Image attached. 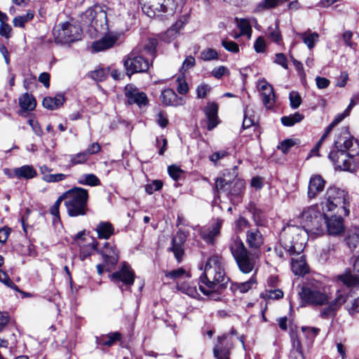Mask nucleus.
<instances>
[{
    "label": "nucleus",
    "mask_w": 359,
    "mask_h": 359,
    "mask_svg": "<svg viewBox=\"0 0 359 359\" xmlns=\"http://www.w3.org/2000/svg\"><path fill=\"white\" fill-rule=\"evenodd\" d=\"M347 291L344 289L336 292L334 299H330V294L319 283H310L302 287L299 292L302 305L315 306H325L320 311L322 318L333 317L341 306L346 302Z\"/></svg>",
    "instance_id": "f257e3e1"
},
{
    "label": "nucleus",
    "mask_w": 359,
    "mask_h": 359,
    "mask_svg": "<svg viewBox=\"0 0 359 359\" xmlns=\"http://www.w3.org/2000/svg\"><path fill=\"white\" fill-rule=\"evenodd\" d=\"M228 282L222 256L213 255L207 260L204 272L200 277L199 290L210 299L218 301L221 291Z\"/></svg>",
    "instance_id": "f03ea898"
},
{
    "label": "nucleus",
    "mask_w": 359,
    "mask_h": 359,
    "mask_svg": "<svg viewBox=\"0 0 359 359\" xmlns=\"http://www.w3.org/2000/svg\"><path fill=\"white\" fill-rule=\"evenodd\" d=\"M158 41L156 39H149L145 43L138 44L123 60L126 74L129 76L136 73L147 72L149 69L150 59L155 57Z\"/></svg>",
    "instance_id": "7ed1b4c3"
},
{
    "label": "nucleus",
    "mask_w": 359,
    "mask_h": 359,
    "mask_svg": "<svg viewBox=\"0 0 359 359\" xmlns=\"http://www.w3.org/2000/svg\"><path fill=\"white\" fill-rule=\"evenodd\" d=\"M229 248L239 270L243 273L254 272L253 275L256 274L258 256L247 250L239 236H236L231 238Z\"/></svg>",
    "instance_id": "20e7f679"
},
{
    "label": "nucleus",
    "mask_w": 359,
    "mask_h": 359,
    "mask_svg": "<svg viewBox=\"0 0 359 359\" xmlns=\"http://www.w3.org/2000/svg\"><path fill=\"white\" fill-rule=\"evenodd\" d=\"M350 196L348 193L336 187H329L322 201L323 212H334L337 215L348 216L350 213Z\"/></svg>",
    "instance_id": "39448f33"
},
{
    "label": "nucleus",
    "mask_w": 359,
    "mask_h": 359,
    "mask_svg": "<svg viewBox=\"0 0 359 359\" xmlns=\"http://www.w3.org/2000/svg\"><path fill=\"white\" fill-rule=\"evenodd\" d=\"M65 205L70 217L86 215L88 211V191L83 188L74 187L62 194Z\"/></svg>",
    "instance_id": "423d86ee"
},
{
    "label": "nucleus",
    "mask_w": 359,
    "mask_h": 359,
    "mask_svg": "<svg viewBox=\"0 0 359 359\" xmlns=\"http://www.w3.org/2000/svg\"><path fill=\"white\" fill-rule=\"evenodd\" d=\"M79 22L81 26L92 27L96 32H105L109 29L107 14L100 5L90 7L83 12L80 16Z\"/></svg>",
    "instance_id": "0eeeda50"
},
{
    "label": "nucleus",
    "mask_w": 359,
    "mask_h": 359,
    "mask_svg": "<svg viewBox=\"0 0 359 359\" xmlns=\"http://www.w3.org/2000/svg\"><path fill=\"white\" fill-rule=\"evenodd\" d=\"M297 228L294 226L288 227L285 229L284 232L280 236V246H276L274 251L277 256L280 258H284L285 254L290 256L299 255L304 249L305 239L303 238L301 241H294L290 240V237H287L286 235L289 236L294 234L297 231Z\"/></svg>",
    "instance_id": "6e6552de"
},
{
    "label": "nucleus",
    "mask_w": 359,
    "mask_h": 359,
    "mask_svg": "<svg viewBox=\"0 0 359 359\" xmlns=\"http://www.w3.org/2000/svg\"><path fill=\"white\" fill-rule=\"evenodd\" d=\"M325 212L321 213L318 205L304 208L301 213L302 222L307 231L320 234L323 231V219Z\"/></svg>",
    "instance_id": "1a4fd4ad"
},
{
    "label": "nucleus",
    "mask_w": 359,
    "mask_h": 359,
    "mask_svg": "<svg viewBox=\"0 0 359 359\" xmlns=\"http://www.w3.org/2000/svg\"><path fill=\"white\" fill-rule=\"evenodd\" d=\"M142 11L149 17L161 15L162 13H172L175 8L173 0H140Z\"/></svg>",
    "instance_id": "9d476101"
},
{
    "label": "nucleus",
    "mask_w": 359,
    "mask_h": 359,
    "mask_svg": "<svg viewBox=\"0 0 359 359\" xmlns=\"http://www.w3.org/2000/svg\"><path fill=\"white\" fill-rule=\"evenodd\" d=\"M337 149L343 151L350 156H356L359 154V142L352 136L347 128H343L334 141Z\"/></svg>",
    "instance_id": "9b49d317"
},
{
    "label": "nucleus",
    "mask_w": 359,
    "mask_h": 359,
    "mask_svg": "<svg viewBox=\"0 0 359 359\" xmlns=\"http://www.w3.org/2000/svg\"><path fill=\"white\" fill-rule=\"evenodd\" d=\"M245 186V181L241 179H236L230 182L226 178L220 177L215 182L217 192H226L230 196H239L243 193Z\"/></svg>",
    "instance_id": "f8f14e48"
},
{
    "label": "nucleus",
    "mask_w": 359,
    "mask_h": 359,
    "mask_svg": "<svg viewBox=\"0 0 359 359\" xmlns=\"http://www.w3.org/2000/svg\"><path fill=\"white\" fill-rule=\"evenodd\" d=\"M236 331L231 330V334H226L218 337V344L214 348L213 352L217 359H229L230 349L233 346V337Z\"/></svg>",
    "instance_id": "ddd939ff"
},
{
    "label": "nucleus",
    "mask_w": 359,
    "mask_h": 359,
    "mask_svg": "<svg viewBox=\"0 0 359 359\" xmlns=\"http://www.w3.org/2000/svg\"><path fill=\"white\" fill-rule=\"evenodd\" d=\"M111 280L122 290V285L131 287L134 283L135 274L130 266L124 263L121 269L111 275Z\"/></svg>",
    "instance_id": "4468645a"
},
{
    "label": "nucleus",
    "mask_w": 359,
    "mask_h": 359,
    "mask_svg": "<svg viewBox=\"0 0 359 359\" xmlns=\"http://www.w3.org/2000/svg\"><path fill=\"white\" fill-rule=\"evenodd\" d=\"M123 32H108L100 39L91 44V48L94 52L104 51L113 48L116 43Z\"/></svg>",
    "instance_id": "2eb2a0df"
},
{
    "label": "nucleus",
    "mask_w": 359,
    "mask_h": 359,
    "mask_svg": "<svg viewBox=\"0 0 359 359\" xmlns=\"http://www.w3.org/2000/svg\"><path fill=\"white\" fill-rule=\"evenodd\" d=\"M344 215L334 214L330 217L325 215L323 224H326L327 232L330 235L338 236L344 231Z\"/></svg>",
    "instance_id": "dca6fc26"
},
{
    "label": "nucleus",
    "mask_w": 359,
    "mask_h": 359,
    "mask_svg": "<svg viewBox=\"0 0 359 359\" xmlns=\"http://www.w3.org/2000/svg\"><path fill=\"white\" fill-rule=\"evenodd\" d=\"M125 95L130 104H136L141 107L148 104L147 95L143 92H140L133 85L128 84L126 86Z\"/></svg>",
    "instance_id": "f3484780"
},
{
    "label": "nucleus",
    "mask_w": 359,
    "mask_h": 359,
    "mask_svg": "<svg viewBox=\"0 0 359 359\" xmlns=\"http://www.w3.org/2000/svg\"><path fill=\"white\" fill-rule=\"evenodd\" d=\"M81 30L76 25L69 22H64L61 25V29L58 30V37L62 41L72 42L80 39Z\"/></svg>",
    "instance_id": "a211bd4d"
},
{
    "label": "nucleus",
    "mask_w": 359,
    "mask_h": 359,
    "mask_svg": "<svg viewBox=\"0 0 359 359\" xmlns=\"http://www.w3.org/2000/svg\"><path fill=\"white\" fill-rule=\"evenodd\" d=\"M325 180L319 175H312L309 180L307 197L309 200L316 198L325 187Z\"/></svg>",
    "instance_id": "6ab92c4d"
},
{
    "label": "nucleus",
    "mask_w": 359,
    "mask_h": 359,
    "mask_svg": "<svg viewBox=\"0 0 359 359\" xmlns=\"http://www.w3.org/2000/svg\"><path fill=\"white\" fill-rule=\"evenodd\" d=\"M100 252L103 257L104 263L107 266V271L111 270L118 262V250L111 243H106Z\"/></svg>",
    "instance_id": "aec40b11"
},
{
    "label": "nucleus",
    "mask_w": 359,
    "mask_h": 359,
    "mask_svg": "<svg viewBox=\"0 0 359 359\" xmlns=\"http://www.w3.org/2000/svg\"><path fill=\"white\" fill-rule=\"evenodd\" d=\"M224 219L216 218L210 227L201 230V238L208 243H213L215 239L220 233V229L223 225Z\"/></svg>",
    "instance_id": "412c9836"
},
{
    "label": "nucleus",
    "mask_w": 359,
    "mask_h": 359,
    "mask_svg": "<svg viewBox=\"0 0 359 359\" xmlns=\"http://www.w3.org/2000/svg\"><path fill=\"white\" fill-rule=\"evenodd\" d=\"M187 238V233L183 231H178L172 239V247L170 250L174 253L175 258L180 262L183 255V245Z\"/></svg>",
    "instance_id": "4be33fe9"
},
{
    "label": "nucleus",
    "mask_w": 359,
    "mask_h": 359,
    "mask_svg": "<svg viewBox=\"0 0 359 359\" xmlns=\"http://www.w3.org/2000/svg\"><path fill=\"white\" fill-rule=\"evenodd\" d=\"M160 100L161 102L166 106L177 107L183 105L185 100L182 97L178 96L171 88H167L162 91Z\"/></svg>",
    "instance_id": "5701e85b"
},
{
    "label": "nucleus",
    "mask_w": 359,
    "mask_h": 359,
    "mask_svg": "<svg viewBox=\"0 0 359 359\" xmlns=\"http://www.w3.org/2000/svg\"><path fill=\"white\" fill-rule=\"evenodd\" d=\"M204 113L205 114L208 126L207 128L208 130L214 129L219 123L218 120V105L214 102H209L204 107Z\"/></svg>",
    "instance_id": "b1692460"
},
{
    "label": "nucleus",
    "mask_w": 359,
    "mask_h": 359,
    "mask_svg": "<svg viewBox=\"0 0 359 359\" xmlns=\"http://www.w3.org/2000/svg\"><path fill=\"white\" fill-rule=\"evenodd\" d=\"M339 279L347 287H354L359 285V256L353 264V274L350 272L339 276Z\"/></svg>",
    "instance_id": "393cba45"
},
{
    "label": "nucleus",
    "mask_w": 359,
    "mask_h": 359,
    "mask_svg": "<svg viewBox=\"0 0 359 359\" xmlns=\"http://www.w3.org/2000/svg\"><path fill=\"white\" fill-rule=\"evenodd\" d=\"M245 241L250 249L257 250L264 243V238L259 229H252L247 231Z\"/></svg>",
    "instance_id": "a878e982"
},
{
    "label": "nucleus",
    "mask_w": 359,
    "mask_h": 359,
    "mask_svg": "<svg viewBox=\"0 0 359 359\" xmlns=\"http://www.w3.org/2000/svg\"><path fill=\"white\" fill-rule=\"evenodd\" d=\"M291 258V269L296 276H303L309 271L305 258L303 255Z\"/></svg>",
    "instance_id": "bb28decb"
},
{
    "label": "nucleus",
    "mask_w": 359,
    "mask_h": 359,
    "mask_svg": "<svg viewBox=\"0 0 359 359\" xmlns=\"http://www.w3.org/2000/svg\"><path fill=\"white\" fill-rule=\"evenodd\" d=\"M65 102V97L62 94H57L55 97H44L42 102L43 106L50 110H55L62 107Z\"/></svg>",
    "instance_id": "cd10ccee"
},
{
    "label": "nucleus",
    "mask_w": 359,
    "mask_h": 359,
    "mask_svg": "<svg viewBox=\"0 0 359 359\" xmlns=\"http://www.w3.org/2000/svg\"><path fill=\"white\" fill-rule=\"evenodd\" d=\"M95 231L100 239H109L114 233V226L109 222H100Z\"/></svg>",
    "instance_id": "c85d7f7f"
},
{
    "label": "nucleus",
    "mask_w": 359,
    "mask_h": 359,
    "mask_svg": "<svg viewBox=\"0 0 359 359\" xmlns=\"http://www.w3.org/2000/svg\"><path fill=\"white\" fill-rule=\"evenodd\" d=\"M345 241L351 249H354L359 245V226H351L347 230Z\"/></svg>",
    "instance_id": "c756f323"
},
{
    "label": "nucleus",
    "mask_w": 359,
    "mask_h": 359,
    "mask_svg": "<svg viewBox=\"0 0 359 359\" xmlns=\"http://www.w3.org/2000/svg\"><path fill=\"white\" fill-rule=\"evenodd\" d=\"M15 174L16 177L19 180H29L35 177L37 172L32 165H25L19 168H15Z\"/></svg>",
    "instance_id": "7c9ffc66"
},
{
    "label": "nucleus",
    "mask_w": 359,
    "mask_h": 359,
    "mask_svg": "<svg viewBox=\"0 0 359 359\" xmlns=\"http://www.w3.org/2000/svg\"><path fill=\"white\" fill-rule=\"evenodd\" d=\"M297 36L303 41L305 45L311 50L319 40V35L317 32H311L307 30L303 33H298Z\"/></svg>",
    "instance_id": "2f4dec72"
},
{
    "label": "nucleus",
    "mask_w": 359,
    "mask_h": 359,
    "mask_svg": "<svg viewBox=\"0 0 359 359\" xmlns=\"http://www.w3.org/2000/svg\"><path fill=\"white\" fill-rule=\"evenodd\" d=\"M288 0H262L259 2L255 9V13H261L266 10L273 8L276 6L282 5L287 2Z\"/></svg>",
    "instance_id": "473e14b6"
},
{
    "label": "nucleus",
    "mask_w": 359,
    "mask_h": 359,
    "mask_svg": "<svg viewBox=\"0 0 359 359\" xmlns=\"http://www.w3.org/2000/svg\"><path fill=\"white\" fill-rule=\"evenodd\" d=\"M19 104L22 110L32 111L34 109L36 103L32 95L25 93L19 97Z\"/></svg>",
    "instance_id": "72a5a7b5"
},
{
    "label": "nucleus",
    "mask_w": 359,
    "mask_h": 359,
    "mask_svg": "<svg viewBox=\"0 0 359 359\" xmlns=\"http://www.w3.org/2000/svg\"><path fill=\"white\" fill-rule=\"evenodd\" d=\"M260 94L264 105L267 109H271L275 104V94L273 87L271 86L266 87V90L262 91Z\"/></svg>",
    "instance_id": "f704fd0d"
},
{
    "label": "nucleus",
    "mask_w": 359,
    "mask_h": 359,
    "mask_svg": "<svg viewBox=\"0 0 359 359\" xmlns=\"http://www.w3.org/2000/svg\"><path fill=\"white\" fill-rule=\"evenodd\" d=\"M121 339V334L118 332L109 333V334L102 336L99 339V344L102 346H111L116 341H119Z\"/></svg>",
    "instance_id": "c9c22d12"
},
{
    "label": "nucleus",
    "mask_w": 359,
    "mask_h": 359,
    "mask_svg": "<svg viewBox=\"0 0 359 359\" xmlns=\"http://www.w3.org/2000/svg\"><path fill=\"white\" fill-rule=\"evenodd\" d=\"M304 118V115L299 113L295 112L293 114L290 116H285L281 118V123L285 126H292L297 123H299Z\"/></svg>",
    "instance_id": "e433bc0d"
},
{
    "label": "nucleus",
    "mask_w": 359,
    "mask_h": 359,
    "mask_svg": "<svg viewBox=\"0 0 359 359\" xmlns=\"http://www.w3.org/2000/svg\"><path fill=\"white\" fill-rule=\"evenodd\" d=\"M266 34L273 41L277 43H279L282 41V36L278 27V21H276L273 25L269 27Z\"/></svg>",
    "instance_id": "4c0bfd02"
},
{
    "label": "nucleus",
    "mask_w": 359,
    "mask_h": 359,
    "mask_svg": "<svg viewBox=\"0 0 359 359\" xmlns=\"http://www.w3.org/2000/svg\"><path fill=\"white\" fill-rule=\"evenodd\" d=\"M80 184L89 185L91 187L99 185L100 181L94 174H85L81 176L79 180Z\"/></svg>",
    "instance_id": "58836bf2"
},
{
    "label": "nucleus",
    "mask_w": 359,
    "mask_h": 359,
    "mask_svg": "<svg viewBox=\"0 0 359 359\" xmlns=\"http://www.w3.org/2000/svg\"><path fill=\"white\" fill-rule=\"evenodd\" d=\"M329 159L333 163L336 169L338 168L339 165L343 161V158H346V153L337 150H332L328 156Z\"/></svg>",
    "instance_id": "ea45409f"
},
{
    "label": "nucleus",
    "mask_w": 359,
    "mask_h": 359,
    "mask_svg": "<svg viewBox=\"0 0 359 359\" xmlns=\"http://www.w3.org/2000/svg\"><path fill=\"white\" fill-rule=\"evenodd\" d=\"M218 57L219 55L216 50L211 48H207L201 50L199 58L203 61H211L217 60Z\"/></svg>",
    "instance_id": "a19ab883"
},
{
    "label": "nucleus",
    "mask_w": 359,
    "mask_h": 359,
    "mask_svg": "<svg viewBox=\"0 0 359 359\" xmlns=\"http://www.w3.org/2000/svg\"><path fill=\"white\" fill-rule=\"evenodd\" d=\"M353 157L354 156H350L349 154H346V158H343V161L339 165L337 169L349 172L355 170V165L353 163Z\"/></svg>",
    "instance_id": "79ce46f5"
},
{
    "label": "nucleus",
    "mask_w": 359,
    "mask_h": 359,
    "mask_svg": "<svg viewBox=\"0 0 359 359\" xmlns=\"http://www.w3.org/2000/svg\"><path fill=\"white\" fill-rule=\"evenodd\" d=\"M33 18V11H28L26 15L15 17L13 22L15 27H24L25 23L31 20Z\"/></svg>",
    "instance_id": "37998d69"
},
{
    "label": "nucleus",
    "mask_w": 359,
    "mask_h": 359,
    "mask_svg": "<svg viewBox=\"0 0 359 359\" xmlns=\"http://www.w3.org/2000/svg\"><path fill=\"white\" fill-rule=\"evenodd\" d=\"M302 331L309 343H312L318 334L320 329L314 327H302Z\"/></svg>",
    "instance_id": "c03bdc74"
},
{
    "label": "nucleus",
    "mask_w": 359,
    "mask_h": 359,
    "mask_svg": "<svg viewBox=\"0 0 359 359\" xmlns=\"http://www.w3.org/2000/svg\"><path fill=\"white\" fill-rule=\"evenodd\" d=\"M262 297L266 299L277 300L283 298V292L279 289L267 290L262 294Z\"/></svg>",
    "instance_id": "a18cd8bd"
},
{
    "label": "nucleus",
    "mask_w": 359,
    "mask_h": 359,
    "mask_svg": "<svg viewBox=\"0 0 359 359\" xmlns=\"http://www.w3.org/2000/svg\"><path fill=\"white\" fill-rule=\"evenodd\" d=\"M292 344L294 350L291 352L290 359H304L299 340L293 339Z\"/></svg>",
    "instance_id": "49530a36"
},
{
    "label": "nucleus",
    "mask_w": 359,
    "mask_h": 359,
    "mask_svg": "<svg viewBox=\"0 0 359 359\" xmlns=\"http://www.w3.org/2000/svg\"><path fill=\"white\" fill-rule=\"evenodd\" d=\"M0 282L7 287L17 291L20 292L19 287L12 281L8 275L4 271L0 269Z\"/></svg>",
    "instance_id": "de8ad7c7"
},
{
    "label": "nucleus",
    "mask_w": 359,
    "mask_h": 359,
    "mask_svg": "<svg viewBox=\"0 0 359 359\" xmlns=\"http://www.w3.org/2000/svg\"><path fill=\"white\" fill-rule=\"evenodd\" d=\"M62 201H63V197L62 195L57 199V201L55 202V203L53 205V206L51 207V208L50 210V214L54 217L53 223H55V222L60 221L59 208H60V204Z\"/></svg>",
    "instance_id": "09e8293b"
},
{
    "label": "nucleus",
    "mask_w": 359,
    "mask_h": 359,
    "mask_svg": "<svg viewBox=\"0 0 359 359\" xmlns=\"http://www.w3.org/2000/svg\"><path fill=\"white\" fill-rule=\"evenodd\" d=\"M67 175L63 173L51 174L42 177V180L46 182L53 183L63 181L66 179Z\"/></svg>",
    "instance_id": "8fccbe9b"
},
{
    "label": "nucleus",
    "mask_w": 359,
    "mask_h": 359,
    "mask_svg": "<svg viewBox=\"0 0 359 359\" xmlns=\"http://www.w3.org/2000/svg\"><path fill=\"white\" fill-rule=\"evenodd\" d=\"M177 30L175 28L170 27L161 34V39L165 43H170L177 37Z\"/></svg>",
    "instance_id": "3c124183"
},
{
    "label": "nucleus",
    "mask_w": 359,
    "mask_h": 359,
    "mask_svg": "<svg viewBox=\"0 0 359 359\" xmlns=\"http://www.w3.org/2000/svg\"><path fill=\"white\" fill-rule=\"evenodd\" d=\"M238 27L241 31V35H250L252 32L251 26L248 20L241 19L238 22Z\"/></svg>",
    "instance_id": "603ef678"
},
{
    "label": "nucleus",
    "mask_w": 359,
    "mask_h": 359,
    "mask_svg": "<svg viewBox=\"0 0 359 359\" xmlns=\"http://www.w3.org/2000/svg\"><path fill=\"white\" fill-rule=\"evenodd\" d=\"M257 283L255 275H253L248 281L239 283L238 288L241 292H247Z\"/></svg>",
    "instance_id": "864d4df0"
},
{
    "label": "nucleus",
    "mask_w": 359,
    "mask_h": 359,
    "mask_svg": "<svg viewBox=\"0 0 359 359\" xmlns=\"http://www.w3.org/2000/svg\"><path fill=\"white\" fill-rule=\"evenodd\" d=\"M168 172L171 178L177 181L184 173V171L176 165H171L168 168Z\"/></svg>",
    "instance_id": "5fc2aeb1"
},
{
    "label": "nucleus",
    "mask_w": 359,
    "mask_h": 359,
    "mask_svg": "<svg viewBox=\"0 0 359 359\" xmlns=\"http://www.w3.org/2000/svg\"><path fill=\"white\" fill-rule=\"evenodd\" d=\"M196 64V60L194 56L189 55L185 60L183 61L182 67L180 68V72L182 74H184L191 68L194 67Z\"/></svg>",
    "instance_id": "6e6d98bb"
},
{
    "label": "nucleus",
    "mask_w": 359,
    "mask_h": 359,
    "mask_svg": "<svg viewBox=\"0 0 359 359\" xmlns=\"http://www.w3.org/2000/svg\"><path fill=\"white\" fill-rule=\"evenodd\" d=\"M222 45L229 52L233 53H237L239 52L238 45L233 41L223 39L222 41Z\"/></svg>",
    "instance_id": "4d7b16f0"
},
{
    "label": "nucleus",
    "mask_w": 359,
    "mask_h": 359,
    "mask_svg": "<svg viewBox=\"0 0 359 359\" xmlns=\"http://www.w3.org/2000/svg\"><path fill=\"white\" fill-rule=\"evenodd\" d=\"M88 158H89V157L83 151L82 152L72 155L71 156L70 161L73 165H76V164L83 163L86 162Z\"/></svg>",
    "instance_id": "13d9d810"
},
{
    "label": "nucleus",
    "mask_w": 359,
    "mask_h": 359,
    "mask_svg": "<svg viewBox=\"0 0 359 359\" xmlns=\"http://www.w3.org/2000/svg\"><path fill=\"white\" fill-rule=\"evenodd\" d=\"M162 187L163 182L161 180H154L145 185V191L147 194H152L154 191H159Z\"/></svg>",
    "instance_id": "bf43d9fd"
},
{
    "label": "nucleus",
    "mask_w": 359,
    "mask_h": 359,
    "mask_svg": "<svg viewBox=\"0 0 359 359\" xmlns=\"http://www.w3.org/2000/svg\"><path fill=\"white\" fill-rule=\"evenodd\" d=\"M289 98L290 102V107L292 109H297L300 106L302 103V98L297 92H291L290 93Z\"/></svg>",
    "instance_id": "052dcab7"
},
{
    "label": "nucleus",
    "mask_w": 359,
    "mask_h": 359,
    "mask_svg": "<svg viewBox=\"0 0 359 359\" xmlns=\"http://www.w3.org/2000/svg\"><path fill=\"white\" fill-rule=\"evenodd\" d=\"M185 274L186 271L182 268L165 272V276L173 280H178Z\"/></svg>",
    "instance_id": "680f3d73"
},
{
    "label": "nucleus",
    "mask_w": 359,
    "mask_h": 359,
    "mask_svg": "<svg viewBox=\"0 0 359 359\" xmlns=\"http://www.w3.org/2000/svg\"><path fill=\"white\" fill-rule=\"evenodd\" d=\"M90 77L97 81H102L107 76V73L104 69H97L90 72Z\"/></svg>",
    "instance_id": "e2e57ef3"
},
{
    "label": "nucleus",
    "mask_w": 359,
    "mask_h": 359,
    "mask_svg": "<svg viewBox=\"0 0 359 359\" xmlns=\"http://www.w3.org/2000/svg\"><path fill=\"white\" fill-rule=\"evenodd\" d=\"M210 90V87L205 83L199 85L196 88L197 97L205 98Z\"/></svg>",
    "instance_id": "0e129e2a"
},
{
    "label": "nucleus",
    "mask_w": 359,
    "mask_h": 359,
    "mask_svg": "<svg viewBox=\"0 0 359 359\" xmlns=\"http://www.w3.org/2000/svg\"><path fill=\"white\" fill-rule=\"evenodd\" d=\"M249 114V111L247 108L245 110L244 118L243 121V128L244 129L251 127L255 123L254 116Z\"/></svg>",
    "instance_id": "69168bd1"
},
{
    "label": "nucleus",
    "mask_w": 359,
    "mask_h": 359,
    "mask_svg": "<svg viewBox=\"0 0 359 359\" xmlns=\"http://www.w3.org/2000/svg\"><path fill=\"white\" fill-rule=\"evenodd\" d=\"M295 142L291 139H287L280 142L278 146V149L281 150L283 153L286 154L289 149L294 145Z\"/></svg>",
    "instance_id": "338daca9"
},
{
    "label": "nucleus",
    "mask_w": 359,
    "mask_h": 359,
    "mask_svg": "<svg viewBox=\"0 0 359 359\" xmlns=\"http://www.w3.org/2000/svg\"><path fill=\"white\" fill-rule=\"evenodd\" d=\"M347 310L349 313L353 314L355 313H359V297L357 299L353 300L351 304L346 305Z\"/></svg>",
    "instance_id": "774afa93"
}]
</instances>
